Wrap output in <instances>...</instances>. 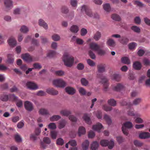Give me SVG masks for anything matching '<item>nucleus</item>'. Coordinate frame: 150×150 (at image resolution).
<instances>
[{
  "label": "nucleus",
  "mask_w": 150,
  "mask_h": 150,
  "mask_svg": "<svg viewBox=\"0 0 150 150\" xmlns=\"http://www.w3.org/2000/svg\"><path fill=\"white\" fill-rule=\"evenodd\" d=\"M89 50L88 51V54L93 59H95L96 57L93 51L97 52L98 54L100 55H103L105 53V50L101 49L100 46L95 42H92L89 44Z\"/></svg>",
  "instance_id": "obj_1"
},
{
  "label": "nucleus",
  "mask_w": 150,
  "mask_h": 150,
  "mask_svg": "<svg viewBox=\"0 0 150 150\" xmlns=\"http://www.w3.org/2000/svg\"><path fill=\"white\" fill-rule=\"evenodd\" d=\"M62 59L64 65L67 67H70L73 64L74 57L67 52L64 53Z\"/></svg>",
  "instance_id": "obj_2"
},
{
  "label": "nucleus",
  "mask_w": 150,
  "mask_h": 150,
  "mask_svg": "<svg viewBox=\"0 0 150 150\" xmlns=\"http://www.w3.org/2000/svg\"><path fill=\"white\" fill-rule=\"evenodd\" d=\"M77 10L79 11H80V12L81 13H85L89 17H92L93 16V14L91 10L87 5H83L80 8H78Z\"/></svg>",
  "instance_id": "obj_3"
},
{
  "label": "nucleus",
  "mask_w": 150,
  "mask_h": 150,
  "mask_svg": "<svg viewBox=\"0 0 150 150\" xmlns=\"http://www.w3.org/2000/svg\"><path fill=\"white\" fill-rule=\"evenodd\" d=\"M53 84L57 87L64 88L66 85L65 82L61 79L54 80L53 81Z\"/></svg>",
  "instance_id": "obj_4"
},
{
  "label": "nucleus",
  "mask_w": 150,
  "mask_h": 150,
  "mask_svg": "<svg viewBox=\"0 0 150 150\" xmlns=\"http://www.w3.org/2000/svg\"><path fill=\"white\" fill-rule=\"evenodd\" d=\"M101 145L103 146H108L109 149H112L114 146V142L113 140H111L109 142L108 140H102L100 142Z\"/></svg>",
  "instance_id": "obj_5"
},
{
  "label": "nucleus",
  "mask_w": 150,
  "mask_h": 150,
  "mask_svg": "<svg viewBox=\"0 0 150 150\" xmlns=\"http://www.w3.org/2000/svg\"><path fill=\"white\" fill-rule=\"evenodd\" d=\"M133 126L132 122H125L123 125L122 127V131L124 134L127 135L128 134V131L127 129V128H131Z\"/></svg>",
  "instance_id": "obj_6"
},
{
  "label": "nucleus",
  "mask_w": 150,
  "mask_h": 150,
  "mask_svg": "<svg viewBox=\"0 0 150 150\" xmlns=\"http://www.w3.org/2000/svg\"><path fill=\"white\" fill-rule=\"evenodd\" d=\"M98 77L101 80V82L103 84L104 86V90L106 91L108 90V80L105 77L103 76L102 75H100L99 74H97Z\"/></svg>",
  "instance_id": "obj_7"
},
{
  "label": "nucleus",
  "mask_w": 150,
  "mask_h": 150,
  "mask_svg": "<svg viewBox=\"0 0 150 150\" xmlns=\"http://www.w3.org/2000/svg\"><path fill=\"white\" fill-rule=\"evenodd\" d=\"M5 10L8 11L13 8V1L12 0H4Z\"/></svg>",
  "instance_id": "obj_8"
},
{
  "label": "nucleus",
  "mask_w": 150,
  "mask_h": 150,
  "mask_svg": "<svg viewBox=\"0 0 150 150\" xmlns=\"http://www.w3.org/2000/svg\"><path fill=\"white\" fill-rule=\"evenodd\" d=\"M22 57L24 61L27 62H30L35 61L28 53L23 54L22 55Z\"/></svg>",
  "instance_id": "obj_9"
},
{
  "label": "nucleus",
  "mask_w": 150,
  "mask_h": 150,
  "mask_svg": "<svg viewBox=\"0 0 150 150\" xmlns=\"http://www.w3.org/2000/svg\"><path fill=\"white\" fill-rule=\"evenodd\" d=\"M26 85L28 88L31 90H35L38 88V85L35 83L28 81L26 83Z\"/></svg>",
  "instance_id": "obj_10"
},
{
  "label": "nucleus",
  "mask_w": 150,
  "mask_h": 150,
  "mask_svg": "<svg viewBox=\"0 0 150 150\" xmlns=\"http://www.w3.org/2000/svg\"><path fill=\"white\" fill-rule=\"evenodd\" d=\"M8 42L9 45L12 47L15 46L17 44L16 40L13 36H11L9 38Z\"/></svg>",
  "instance_id": "obj_11"
},
{
  "label": "nucleus",
  "mask_w": 150,
  "mask_h": 150,
  "mask_svg": "<svg viewBox=\"0 0 150 150\" xmlns=\"http://www.w3.org/2000/svg\"><path fill=\"white\" fill-rule=\"evenodd\" d=\"M24 106L25 109L28 111H32L33 108V104L29 101L25 102Z\"/></svg>",
  "instance_id": "obj_12"
},
{
  "label": "nucleus",
  "mask_w": 150,
  "mask_h": 150,
  "mask_svg": "<svg viewBox=\"0 0 150 150\" xmlns=\"http://www.w3.org/2000/svg\"><path fill=\"white\" fill-rule=\"evenodd\" d=\"M124 86L122 84L118 83L113 86V89L116 91H119L124 88Z\"/></svg>",
  "instance_id": "obj_13"
},
{
  "label": "nucleus",
  "mask_w": 150,
  "mask_h": 150,
  "mask_svg": "<svg viewBox=\"0 0 150 150\" xmlns=\"http://www.w3.org/2000/svg\"><path fill=\"white\" fill-rule=\"evenodd\" d=\"M99 146V143L96 141H94L91 144V148L92 150H96Z\"/></svg>",
  "instance_id": "obj_14"
},
{
  "label": "nucleus",
  "mask_w": 150,
  "mask_h": 150,
  "mask_svg": "<svg viewBox=\"0 0 150 150\" xmlns=\"http://www.w3.org/2000/svg\"><path fill=\"white\" fill-rule=\"evenodd\" d=\"M103 127L102 124L99 123H97L96 125H93V129L94 130L99 132L100 129Z\"/></svg>",
  "instance_id": "obj_15"
},
{
  "label": "nucleus",
  "mask_w": 150,
  "mask_h": 150,
  "mask_svg": "<svg viewBox=\"0 0 150 150\" xmlns=\"http://www.w3.org/2000/svg\"><path fill=\"white\" fill-rule=\"evenodd\" d=\"M139 137L141 139H147L150 137V134L148 132H143L139 134Z\"/></svg>",
  "instance_id": "obj_16"
},
{
  "label": "nucleus",
  "mask_w": 150,
  "mask_h": 150,
  "mask_svg": "<svg viewBox=\"0 0 150 150\" xmlns=\"http://www.w3.org/2000/svg\"><path fill=\"white\" fill-rule=\"evenodd\" d=\"M65 90L67 93L70 95H73L76 92L74 88L69 86L66 87Z\"/></svg>",
  "instance_id": "obj_17"
},
{
  "label": "nucleus",
  "mask_w": 150,
  "mask_h": 150,
  "mask_svg": "<svg viewBox=\"0 0 150 150\" xmlns=\"http://www.w3.org/2000/svg\"><path fill=\"white\" fill-rule=\"evenodd\" d=\"M38 24L40 26L43 27L45 29H48V27L47 25L43 20L42 19H40L39 20Z\"/></svg>",
  "instance_id": "obj_18"
},
{
  "label": "nucleus",
  "mask_w": 150,
  "mask_h": 150,
  "mask_svg": "<svg viewBox=\"0 0 150 150\" xmlns=\"http://www.w3.org/2000/svg\"><path fill=\"white\" fill-rule=\"evenodd\" d=\"M106 44L108 46L110 47H113L116 45L115 42L112 39H108L106 42Z\"/></svg>",
  "instance_id": "obj_19"
},
{
  "label": "nucleus",
  "mask_w": 150,
  "mask_h": 150,
  "mask_svg": "<svg viewBox=\"0 0 150 150\" xmlns=\"http://www.w3.org/2000/svg\"><path fill=\"white\" fill-rule=\"evenodd\" d=\"M39 114L43 115H50L49 112L48 110L44 108H42L40 109L39 111Z\"/></svg>",
  "instance_id": "obj_20"
},
{
  "label": "nucleus",
  "mask_w": 150,
  "mask_h": 150,
  "mask_svg": "<svg viewBox=\"0 0 150 150\" xmlns=\"http://www.w3.org/2000/svg\"><path fill=\"white\" fill-rule=\"evenodd\" d=\"M7 59L6 62L8 64H12L13 63L14 61V59L13 55L11 54H8V55Z\"/></svg>",
  "instance_id": "obj_21"
},
{
  "label": "nucleus",
  "mask_w": 150,
  "mask_h": 150,
  "mask_svg": "<svg viewBox=\"0 0 150 150\" xmlns=\"http://www.w3.org/2000/svg\"><path fill=\"white\" fill-rule=\"evenodd\" d=\"M133 67L134 69L139 70L141 68L142 66L139 62L136 61L134 63Z\"/></svg>",
  "instance_id": "obj_22"
},
{
  "label": "nucleus",
  "mask_w": 150,
  "mask_h": 150,
  "mask_svg": "<svg viewBox=\"0 0 150 150\" xmlns=\"http://www.w3.org/2000/svg\"><path fill=\"white\" fill-rule=\"evenodd\" d=\"M86 133V130L85 128L83 127H80L79 128L78 134L79 137L84 134Z\"/></svg>",
  "instance_id": "obj_23"
},
{
  "label": "nucleus",
  "mask_w": 150,
  "mask_h": 150,
  "mask_svg": "<svg viewBox=\"0 0 150 150\" xmlns=\"http://www.w3.org/2000/svg\"><path fill=\"white\" fill-rule=\"evenodd\" d=\"M89 142L88 140H86L82 144V148L83 150H87L88 148Z\"/></svg>",
  "instance_id": "obj_24"
},
{
  "label": "nucleus",
  "mask_w": 150,
  "mask_h": 150,
  "mask_svg": "<svg viewBox=\"0 0 150 150\" xmlns=\"http://www.w3.org/2000/svg\"><path fill=\"white\" fill-rule=\"evenodd\" d=\"M46 92L52 95H56L58 94V92L53 88L47 89Z\"/></svg>",
  "instance_id": "obj_25"
},
{
  "label": "nucleus",
  "mask_w": 150,
  "mask_h": 150,
  "mask_svg": "<svg viewBox=\"0 0 150 150\" xmlns=\"http://www.w3.org/2000/svg\"><path fill=\"white\" fill-rule=\"evenodd\" d=\"M83 118L87 124L90 125L91 123V120L90 117L87 114H84Z\"/></svg>",
  "instance_id": "obj_26"
},
{
  "label": "nucleus",
  "mask_w": 150,
  "mask_h": 150,
  "mask_svg": "<svg viewBox=\"0 0 150 150\" xmlns=\"http://www.w3.org/2000/svg\"><path fill=\"white\" fill-rule=\"evenodd\" d=\"M79 27L76 25H73L70 28V31L74 33H77L79 31Z\"/></svg>",
  "instance_id": "obj_27"
},
{
  "label": "nucleus",
  "mask_w": 150,
  "mask_h": 150,
  "mask_svg": "<svg viewBox=\"0 0 150 150\" xmlns=\"http://www.w3.org/2000/svg\"><path fill=\"white\" fill-rule=\"evenodd\" d=\"M101 37V33L98 32L97 31L94 35L93 38L96 41L98 40Z\"/></svg>",
  "instance_id": "obj_28"
},
{
  "label": "nucleus",
  "mask_w": 150,
  "mask_h": 150,
  "mask_svg": "<svg viewBox=\"0 0 150 150\" xmlns=\"http://www.w3.org/2000/svg\"><path fill=\"white\" fill-rule=\"evenodd\" d=\"M29 30L28 28L26 26L23 25L21 27L20 31L22 33H26Z\"/></svg>",
  "instance_id": "obj_29"
},
{
  "label": "nucleus",
  "mask_w": 150,
  "mask_h": 150,
  "mask_svg": "<svg viewBox=\"0 0 150 150\" xmlns=\"http://www.w3.org/2000/svg\"><path fill=\"white\" fill-rule=\"evenodd\" d=\"M66 122L64 120H61L59 122L58 127L59 129L64 128L66 124Z\"/></svg>",
  "instance_id": "obj_30"
},
{
  "label": "nucleus",
  "mask_w": 150,
  "mask_h": 150,
  "mask_svg": "<svg viewBox=\"0 0 150 150\" xmlns=\"http://www.w3.org/2000/svg\"><path fill=\"white\" fill-rule=\"evenodd\" d=\"M105 65H99L98 66V71L99 73H101L105 71Z\"/></svg>",
  "instance_id": "obj_31"
},
{
  "label": "nucleus",
  "mask_w": 150,
  "mask_h": 150,
  "mask_svg": "<svg viewBox=\"0 0 150 150\" xmlns=\"http://www.w3.org/2000/svg\"><path fill=\"white\" fill-rule=\"evenodd\" d=\"M61 118V117L59 115H54L50 118V120L51 121H57Z\"/></svg>",
  "instance_id": "obj_32"
},
{
  "label": "nucleus",
  "mask_w": 150,
  "mask_h": 150,
  "mask_svg": "<svg viewBox=\"0 0 150 150\" xmlns=\"http://www.w3.org/2000/svg\"><path fill=\"white\" fill-rule=\"evenodd\" d=\"M104 10L107 12H109L110 11V7L109 4H105L103 5Z\"/></svg>",
  "instance_id": "obj_33"
},
{
  "label": "nucleus",
  "mask_w": 150,
  "mask_h": 150,
  "mask_svg": "<svg viewBox=\"0 0 150 150\" xmlns=\"http://www.w3.org/2000/svg\"><path fill=\"white\" fill-rule=\"evenodd\" d=\"M61 12L64 14H67L69 11L68 8L65 6H62L60 9Z\"/></svg>",
  "instance_id": "obj_34"
},
{
  "label": "nucleus",
  "mask_w": 150,
  "mask_h": 150,
  "mask_svg": "<svg viewBox=\"0 0 150 150\" xmlns=\"http://www.w3.org/2000/svg\"><path fill=\"white\" fill-rule=\"evenodd\" d=\"M121 61L122 63L129 64L130 63V61L128 57H124L121 58Z\"/></svg>",
  "instance_id": "obj_35"
},
{
  "label": "nucleus",
  "mask_w": 150,
  "mask_h": 150,
  "mask_svg": "<svg viewBox=\"0 0 150 150\" xmlns=\"http://www.w3.org/2000/svg\"><path fill=\"white\" fill-rule=\"evenodd\" d=\"M112 79L117 81H120V76L117 74H113L111 77Z\"/></svg>",
  "instance_id": "obj_36"
},
{
  "label": "nucleus",
  "mask_w": 150,
  "mask_h": 150,
  "mask_svg": "<svg viewBox=\"0 0 150 150\" xmlns=\"http://www.w3.org/2000/svg\"><path fill=\"white\" fill-rule=\"evenodd\" d=\"M70 4L71 6L76 8L77 6V0H70Z\"/></svg>",
  "instance_id": "obj_37"
},
{
  "label": "nucleus",
  "mask_w": 150,
  "mask_h": 150,
  "mask_svg": "<svg viewBox=\"0 0 150 150\" xmlns=\"http://www.w3.org/2000/svg\"><path fill=\"white\" fill-rule=\"evenodd\" d=\"M60 113L63 115L67 116L71 113L69 111L66 110H63L61 111Z\"/></svg>",
  "instance_id": "obj_38"
},
{
  "label": "nucleus",
  "mask_w": 150,
  "mask_h": 150,
  "mask_svg": "<svg viewBox=\"0 0 150 150\" xmlns=\"http://www.w3.org/2000/svg\"><path fill=\"white\" fill-rule=\"evenodd\" d=\"M142 101L141 98H138L135 99L133 102L132 105H137L140 103Z\"/></svg>",
  "instance_id": "obj_39"
},
{
  "label": "nucleus",
  "mask_w": 150,
  "mask_h": 150,
  "mask_svg": "<svg viewBox=\"0 0 150 150\" xmlns=\"http://www.w3.org/2000/svg\"><path fill=\"white\" fill-rule=\"evenodd\" d=\"M108 103L112 106H115L116 105V101L113 99H110L108 101Z\"/></svg>",
  "instance_id": "obj_40"
},
{
  "label": "nucleus",
  "mask_w": 150,
  "mask_h": 150,
  "mask_svg": "<svg viewBox=\"0 0 150 150\" xmlns=\"http://www.w3.org/2000/svg\"><path fill=\"white\" fill-rule=\"evenodd\" d=\"M104 118L108 125H110L111 123V120L110 117L107 115L105 114V115Z\"/></svg>",
  "instance_id": "obj_41"
},
{
  "label": "nucleus",
  "mask_w": 150,
  "mask_h": 150,
  "mask_svg": "<svg viewBox=\"0 0 150 150\" xmlns=\"http://www.w3.org/2000/svg\"><path fill=\"white\" fill-rule=\"evenodd\" d=\"M9 99L10 100L16 101L18 98L14 94H10L9 95Z\"/></svg>",
  "instance_id": "obj_42"
},
{
  "label": "nucleus",
  "mask_w": 150,
  "mask_h": 150,
  "mask_svg": "<svg viewBox=\"0 0 150 150\" xmlns=\"http://www.w3.org/2000/svg\"><path fill=\"white\" fill-rule=\"evenodd\" d=\"M52 38L53 40L54 41H58L60 39V37L57 34H54L52 36Z\"/></svg>",
  "instance_id": "obj_43"
},
{
  "label": "nucleus",
  "mask_w": 150,
  "mask_h": 150,
  "mask_svg": "<svg viewBox=\"0 0 150 150\" xmlns=\"http://www.w3.org/2000/svg\"><path fill=\"white\" fill-rule=\"evenodd\" d=\"M57 134L58 132L54 131H52L50 132L51 136L54 139H56Z\"/></svg>",
  "instance_id": "obj_44"
},
{
  "label": "nucleus",
  "mask_w": 150,
  "mask_h": 150,
  "mask_svg": "<svg viewBox=\"0 0 150 150\" xmlns=\"http://www.w3.org/2000/svg\"><path fill=\"white\" fill-rule=\"evenodd\" d=\"M112 18L113 20L119 21L120 20V17L117 15L116 14H113L112 16Z\"/></svg>",
  "instance_id": "obj_45"
},
{
  "label": "nucleus",
  "mask_w": 150,
  "mask_h": 150,
  "mask_svg": "<svg viewBox=\"0 0 150 150\" xmlns=\"http://www.w3.org/2000/svg\"><path fill=\"white\" fill-rule=\"evenodd\" d=\"M131 29L137 33H139L140 30V28L136 26H133L131 28Z\"/></svg>",
  "instance_id": "obj_46"
},
{
  "label": "nucleus",
  "mask_w": 150,
  "mask_h": 150,
  "mask_svg": "<svg viewBox=\"0 0 150 150\" xmlns=\"http://www.w3.org/2000/svg\"><path fill=\"white\" fill-rule=\"evenodd\" d=\"M137 45L136 43L133 42L129 45V47L130 50H133L135 48Z\"/></svg>",
  "instance_id": "obj_47"
},
{
  "label": "nucleus",
  "mask_w": 150,
  "mask_h": 150,
  "mask_svg": "<svg viewBox=\"0 0 150 150\" xmlns=\"http://www.w3.org/2000/svg\"><path fill=\"white\" fill-rule=\"evenodd\" d=\"M33 66V68H32L33 69H40L42 67L41 65L40 64L37 63L34 64Z\"/></svg>",
  "instance_id": "obj_48"
},
{
  "label": "nucleus",
  "mask_w": 150,
  "mask_h": 150,
  "mask_svg": "<svg viewBox=\"0 0 150 150\" xmlns=\"http://www.w3.org/2000/svg\"><path fill=\"white\" fill-rule=\"evenodd\" d=\"M48 128L51 129H54L56 128V125L54 123H51L48 126Z\"/></svg>",
  "instance_id": "obj_49"
},
{
  "label": "nucleus",
  "mask_w": 150,
  "mask_h": 150,
  "mask_svg": "<svg viewBox=\"0 0 150 150\" xmlns=\"http://www.w3.org/2000/svg\"><path fill=\"white\" fill-rule=\"evenodd\" d=\"M0 99L3 101H7L9 99V96L7 95H4L1 96Z\"/></svg>",
  "instance_id": "obj_50"
},
{
  "label": "nucleus",
  "mask_w": 150,
  "mask_h": 150,
  "mask_svg": "<svg viewBox=\"0 0 150 150\" xmlns=\"http://www.w3.org/2000/svg\"><path fill=\"white\" fill-rule=\"evenodd\" d=\"M55 52L54 51L49 50L48 52L47 56L50 57H52L55 54Z\"/></svg>",
  "instance_id": "obj_51"
},
{
  "label": "nucleus",
  "mask_w": 150,
  "mask_h": 150,
  "mask_svg": "<svg viewBox=\"0 0 150 150\" xmlns=\"http://www.w3.org/2000/svg\"><path fill=\"white\" fill-rule=\"evenodd\" d=\"M56 143L58 145H62L64 143V141L62 139L59 138L57 139Z\"/></svg>",
  "instance_id": "obj_52"
},
{
  "label": "nucleus",
  "mask_w": 150,
  "mask_h": 150,
  "mask_svg": "<svg viewBox=\"0 0 150 150\" xmlns=\"http://www.w3.org/2000/svg\"><path fill=\"white\" fill-rule=\"evenodd\" d=\"M16 105L18 108H21L22 107L23 105V103L22 101L20 99H18L16 100Z\"/></svg>",
  "instance_id": "obj_53"
},
{
  "label": "nucleus",
  "mask_w": 150,
  "mask_h": 150,
  "mask_svg": "<svg viewBox=\"0 0 150 150\" xmlns=\"http://www.w3.org/2000/svg\"><path fill=\"white\" fill-rule=\"evenodd\" d=\"M102 108L106 111H110L112 109L111 107H108L106 105H103Z\"/></svg>",
  "instance_id": "obj_54"
},
{
  "label": "nucleus",
  "mask_w": 150,
  "mask_h": 150,
  "mask_svg": "<svg viewBox=\"0 0 150 150\" xmlns=\"http://www.w3.org/2000/svg\"><path fill=\"white\" fill-rule=\"evenodd\" d=\"M127 115L130 116H134L135 115V113L133 110L129 109L127 111Z\"/></svg>",
  "instance_id": "obj_55"
},
{
  "label": "nucleus",
  "mask_w": 150,
  "mask_h": 150,
  "mask_svg": "<svg viewBox=\"0 0 150 150\" xmlns=\"http://www.w3.org/2000/svg\"><path fill=\"white\" fill-rule=\"evenodd\" d=\"M81 81V84L83 86H86L88 84V81L85 78H82Z\"/></svg>",
  "instance_id": "obj_56"
},
{
  "label": "nucleus",
  "mask_w": 150,
  "mask_h": 150,
  "mask_svg": "<svg viewBox=\"0 0 150 150\" xmlns=\"http://www.w3.org/2000/svg\"><path fill=\"white\" fill-rule=\"evenodd\" d=\"M135 122L136 123L141 124L144 121L142 118L139 117H137L135 120Z\"/></svg>",
  "instance_id": "obj_57"
},
{
  "label": "nucleus",
  "mask_w": 150,
  "mask_h": 150,
  "mask_svg": "<svg viewBox=\"0 0 150 150\" xmlns=\"http://www.w3.org/2000/svg\"><path fill=\"white\" fill-rule=\"evenodd\" d=\"M87 62L88 64L91 66L93 67L95 65V63L90 59H88Z\"/></svg>",
  "instance_id": "obj_58"
},
{
  "label": "nucleus",
  "mask_w": 150,
  "mask_h": 150,
  "mask_svg": "<svg viewBox=\"0 0 150 150\" xmlns=\"http://www.w3.org/2000/svg\"><path fill=\"white\" fill-rule=\"evenodd\" d=\"M134 145L137 146H141L142 145V143L140 142L137 140H135L134 141Z\"/></svg>",
  "instance_id": "obj_59"
},
{
  "label": "nucleus",
  "mask_w": 150,
  "mask_h": 150,
  "mask_svg": "<svg viewBox=\"0 0 150 150\" xmlns=\"http://www.w3.org/2000/svg\"><path fill=\"white\" fill-rule=\"evenodd\" d=\"M55 74L57 75L62 76L64 75V72L62 70L57 71H55Z\"/></svg>",
  "instance_id": "obj_60"
},
{
  "label": "nucleus",
  "mask_w": 150,
  "mask_h": 150,
  "mask_svg": "<svg viewBox=\"0 0 150 150\" xmlns=\"http://www.w3.org/2000/svg\"><path fill=\"white\" fill-rule=\"evenodd\" d=\"M79 93L82 95H84L86 94V91L83 88L81 87L79 88Z\"/></svg>",
  "instance_id": "obj_61"
},
{
  "label": "nucleus",
  "mask_w": 150,
  "mask_h": 150,
  "mask_svg": "<svg viewBox=\"0 0 150 150\" xmlns=\"http://www.w3.org/2000/svg\"><path fill=\"white\" fill-rule=\"evenodd\" d=\"M77 68L79 70H82L84 68L83 64L81 63H79L77 67Z\"/></svg>",
  "instance_id": "obj_62"
},
{
  "label": "nucleus",
  "mask_w": 150,
  "mask_h": 150,
  "mask_svg": "<svg viewBox=\"0 0 150 150\" xmlns=\"http://www.w3.org/2000/svg\"><path fill=\"white\" fill-rule=\"evenodd\" d=\"M87 31L86 29L82 28L81 30V34L82 36H84L87 33Z\"/></svg>",
  "instance_id": "obj_63"
},
{
  "label": "nucleus",
  "mask_w": 150,
  "mask_h": 150,
  "mask_svg": "<svg viewBox=\"0 0 150 150\" xmlns=\"http://www.w3.org/2000/svg\"><path fill=\"white\" fill-rule=\"evenodd\" d=\"M145 52L144 50L142 49H139L137 52L138 55L139 56H142Z\"/></svg>",
  "instance_id": "obj_64"
}]
</instances>
